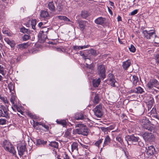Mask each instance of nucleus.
<instances>
[{
	"label": "nucleus",
	"instance_id": "obj_1",
	"mask_svg": "<svg viewBox=\"0 0 159 159\" xmlns=\"http://www.w3.org/2000/svg\"><path fill=\"white\" fill-rule=\"evenodd\" d=\"M76 128H79L74 130V133L79 134H82L84 136H87L89 133V131L86 126L81 124H78L75 125Z\"/></svg>",
	"mask_w": 159,
	"mask_h": 159
},
{
	"label": "nucleus",
	"instance_id": "obj_2",
	"mask_svg": "<svg viewBox=\"0 0 159 159\" xmlns=\"http://www.w3.org/2000/svg\"><path fill=\"white\" fill-rule=\"evenodd\" d=\"M144 37L148 39H151L153 40L155 43H157L156 42V39L158 38L155 34V33L154 30H151L147 31L145 30L143 31Z\"/></svg>",
	"mask_w": 159,
	"mask_h": 159
},
{
	"label": "nucleus",
	"instance_id": "obj_3",
	"mask_svg": "<svg viewBox=\"0 0 159 159\" xmlns=\"http://www.w3.org/2000/svg\"><path fill=\"white\" fill-rule=\"evenodd\" d=\"M2 146L5 150L13 154H15L16 152L13 146L8 141L4 140Z\"/></svg>",
	"mask_w": 159,
	"mask_h": 159
},
{
	"label": "nucleus",
	"instance_id": "obj_4",
	"mask_svg": "<svg viewBox=\"0 0 159 159\" xmlns=\"http://www.w3.org/2000/svg\"><path fill=\"white\" fill-rule=\"evenodd\" d=\"M125 139L127 141L129 144L128 141L130 142L133 144L137 145L138 143V141L139 139V137H135L134 135H128L125 137Z\"/></svg>",
	"mask_w": 159,
	"mask_h": 159
},
{
	"label": "nucleus",
	"instance_id": "obj_5",
	"mask_svg": "<svg viewBox=\"0 0 159 159\" xmlns=\"http://www.w3.org/2000/svg\"><path fill=\"white\" fill-rule=\"evenodd\" d=\"M142 136L145 141L152 142L155 139L154 135L151 133L145 132L143 134Z\"/></svg>",
	"mask_w": 159,
	"mask_h": 159
},
{
	"label": "nucleus",
	"instance_id": "obj_6",
	"mask_svg": "<svg viewBox=\"0 0 159 159\" xmlns=\"http://www.w3.org/2000/svg\"><path fill=\"white\" fill-rule=\"evenodd\" d=\"M98 73L101 78H105V66L103 65L99 66L98 67Z\"/></svg>",
	"mask_w": 159,
	"mask_h": 159
},
{
	"label": "nucleus",
	"instance_id": "obj_7",
	"mask_svg": "<svg viewBox=\"0 0 159 159\" xmlns=\"http://www.w3.org/2000/svg\"><path fill=\"white\" fill-rule=\"evenodd\" d=\"M79 144L76 142H74L72 143L71 145V151L72 152H74L76 156L79 154L78 147Z\"/></svg>",
	"mask_w": 159,
	"mask_h": 159
},
{
	"label": "nucleus",
	"instance_id": "obj_8",
	"mask_svg": "<svg viewBox=\"0 0 159 159\" xmlns=\"http://www.w3.org/2000/svg\"><path fill=\"white\" fill-rule=\"evenodd\" d=\"M158 84V82L156 80L153 79L150 80L148 82L147 84V87L149 89H151L153 87L157 86Z\"/></svg>",
	"mask_w": 159,
	"mask_h": 159
},
{
	"label": "nucleus",
	"instance_id": "obj_9",
	"mask_svg": "<svg viewBox=\"0 0 159 159\" xmlns=\"http://www.w3.org/2000/svg\"><path fill=\"white\" fill-rule=\"evenodd\" d=\"M38 36L39 40L41 43H44L47 38V34H43L40 32L39 33Z\"/></svg>",
	"mask_w": 159,
	"mask_h": 159
},
{
	"label": "nucleus",
	"instance_id": "obj_10",
	"mask_svg": "<svg viewBox=\"0 0 159 159\" xmlns=\"http://www.w3.org/2000/svg\"><path fill=\"white\" fill-rule=\"evenodd\" d=\"M145 148L146 150H147L146 153L149 156L153 155L154 152L155 151V148L153 146L148 147V148Z\"/></svg>",
	"mask_w": 159,
	"mask_h": 159
},
{
	"label": "nucleus",
	"instance_id": "obj_11",
	"mask_svg": "<svg viewBox=\"0 0 159 159\" xmlns=\"http://www.w3.org/2000/svg\"><path fill=\"white\" fill-rule=\"evenodd\" d=\"M150 110H147V112H148V116L150 117H154L156 118H157L159 120V116L158 115L156 111V110H151L150 112H149Z\"/></svg>",
	"mask_w": 159,
	"mask_h": 159
},
{
	"label": "nucleus",
	"instance_id": "obj_12",
	"mask_svg": "<svg viewBox=\"0 0 159 159\" xmlns=\"http://www.w3.org/2000/svg\"><path fill=\"white\" fill-rule=\"evenodd\" d=\"M106 20L105 18L100 17L95 20L94 22L98 25H102L104 23Z\"/></svg>",
	"mask_w": 159,
	"mask_h": 159
},
{
	"label": "nucleus",
	"instance_id": "obj_13",
	"mask_svg": "<svg viewBox=\"0 0 159 159\" xmlns=\"http://www.w3.org/2000/svg\"><path fill=\"white\" fill-rule=\"evenodd\" d=\"M77 21L80 30H83L85 28V26L87 23V21L85 20H78Z\"/></svg>",
	"mask_w": 159,
	"mask_h": 159
},
{
	"label": "nucleus",
	"instance_id": "obj_14",
	"mask_svg": "<svg viewBox=\"0 0 159 159\" xmlns=\"http://www.w3.org/2000/svg\"><path fill=\"white\" fill-rule=\"evenodd\" d=\"M26 149V147L25 145L21 146L19 148H18V150L19 155L20 156L23 155L24 153L25 152Z\"/></svg>",
	"mask_w": 159,
	"mask_h": 159
},
{
	"label": "nucleus",
	"instance_id": "obj_15",
	"mask_svg": "<svg viewBox=\"0 0 159 159\" xmlns=\"http://www.w3.org/2000/svg\"><path fill=\"white\" fill-rule=\"evenodd\" d=\"M67 119L66 120H57L56 122L59 125L63 126L64 127H66Z\"/></svg>",
	"mask_w": 159,
	"mask_h": 159
},
{
	"label": "nucleus",
	"instance_id": "obj_16",
	"mask_svg": "<svg viewBox=\"0 0 159 159\" xmlns=\"http://www.w3.org/2000/svg\"><path fill=\"white\" fill-rule=\"evenodd\" d=\"M75 118L77 120H82L85 118V116L83 113H77L75 116Z\"/></svg>",
	"mask_w": 159,
	"mask_h": 159
},
{
	"label": "nucleus",
	"instance_id": "obj_17",
	"mask_svg": "<svg viewBox=\"0 0 159 159\" xmlns=\"http://www.w3.org/2000/svg\"><path fill=\"white\" fill-rule=\"evenodd\" d=\"M130 64V61L129 60H128L126 61L123 62L122 66L124 69L126 70L129 67Z\"/></svg>",
	"mask_w": 159,
	"mask_h": 159
},
{
	"label": "nucleus",
	"instance_id": "obj_18",
	"mask_svg": "<svg viewBox=\"0 0 159 159\" xmlns=\"http://www.w3.org/2000/svg\"><path fill=\"white\" fill-rule=\"evenodd\" d=\"M5 42L11 48L14 47L15 45V43L13 40H11L9 39L8 38H6L4 39Z\"/></svg>",
	"mask_w": 159,
	"mask_h": 159
},
{
	"label": "nucleus",
	"instance_id": "obj_19",
	"mask_svg": "<svg viewBox=\"0 0 159 159\" xmlns=\"http://www.w3.org/2000/svg\"><path fill=\"white\" fill-rule=\"evenodd\" d=\"M148 96L150 97V100L147 103V106L148 107V109H151L153 105V98L150 95H149Z\"/></svg>",
	"mask_w": 159,
	"mask_h": 159
},
{
	"label": "nucleus",
	"instance_id": "obj_20",
	"mask_svg": "<svg viewBox=\"0 0 159 159\" xmlns=\"http://www.w3.org/2000/svg\"><path fill=\"white\" fill-rule=\"evenodd\" d=\"M41 16L43 18L48 19L49 18V15L48 12L45 10L42 11L40 14Z\"/></svg>",
	"mask_w": 159,
	"mask_h": 159
},
{
	"label": "nucleus",
	"instance_id": "obj_21",
	"mask_svg": "<svg viewBox=\"0 0 159 159\" xmlns=\"http://www.w3.org/2000/svg\"><path fill=\"white\" fill-rule=\"evenodd\" d=\"M132 80L133 81V85L136 86L137 85L139 84V79L135 75L133 76Z\"/></svg>",
	"mask_w": 159,
	"mask_h": 159
},
{
	"label": "nucleus",
	"instance_id": "obj_22",
	"mask_svg": "<svg viewBox=\"0 0 159 159\" xmlns=\"http://www.w3.org/2000/svg\"><path fill=\"white\" fill-rule=\"evenodd\" d=\"M95 115L98 118H100L103 115L102 110H93Z\"/></svg>",
	"mask_w": 159,
	"mask_h": 159
},
{
	"label": "nucleus",
	"instance_id": "obj_23",
	"mask_svg": "<svg viewBox=\"0 0 159 159\" xmlns=\"http://www.w3.org/2000/svg\"><path fill=\"white\" fill-rule=\"evenodd\" d=\"M111 141V139L109 135L107 136L104 139L103 144V146H105L108 145L109 143H110Z\"/></svg>",
	"mask_w": 159,
	"mask_h": 159
},
{
	"label": "nucleus",
	"instance_id": "obj_24",
	"mask_svg": "<svg viewBox=\"0 0 159 159\" xmlns=\"http://www.w3.org/2000/svg\"><path fill=\"white\" fill-rule=\"evenodd\" d=\"M131 91L132 92H135L137 93H142L144 92L143 89L140 87L136 88L134 91Z\"/></svg>",
	"mask_w": 159,
	"mask_h": 159
},
{
	"label": "nucleus",
	"instance_id": "obj_25",
	"mask_svg": "<svg viewBox=\"0 0 159 159\" xmlns=\"http://www.w3.org/2000/svg\"><path fill=\"white\" fill-rule=\"evenodd\" d=\"M31 24H27L26 25L27 27H29L30 25H31L32 28L34 29H35V26L36 24V21L35 20H32L30 21Z\"/></svg>",
	"mask_w": 159,
	"mask_h": 159
},
{
	"label": "nucleus",
	"instance_id": "obj_26",
	"mask_svg": "<svg viewBox=\"0 0 159 159\" xmlns=\"http://www.w3.org/2000/svg\"><path fill=\"white\" fill-rule=\"evenodd\" d=\"M49 9L52 11H54L55 10V7L54 3L52 2H50L48 4Z\"/></svg>",
	"mask_w": 159,
	"mask_h": 159
},
{
	"label": "nucleus",
	"instance_id": "obj_27",
	"mask_svg": "<svg viewBox=\"0 0 159 159\" xmlns=\"http://www.w3.org/2000/svg\"><path fill=\"white\" fill-rule=\"evenodd\" d=\"M8 87L11 93H15L14 89V86L12 84H8Z\"/></svg>",
	"mask_w": 159,
	"mask_h": 159
},
{
	"label": "nucleus",
	"instance_id": "obj_28",
	"mask_svg": "<svg viewBox=\"0 0 159 159\" xmlns=\"http://www.w3.org/2000/svg\"><path fill=\"white\" fill-rule=\"evenodd\" d=\"M101 82L100 79L98 78V79H94L93 80V84L94 87H97L100 84Z\"/></svg>",
	"mask_w": 159,
	"mask_h": 159
},
{
	"label": "nucleus",
	"instance_id": "obj_29",
	"mask_svg": "<svg viewBox=\"0 0 159 159\" xmlns=\"http://www.w3.org/2000/svg\"><path fill=\"white\" fill-rule=\"evenodd\" d=\"M2 31L3 34H7L8 36H10L11 35L10 32L5 27H3L2 28Z\"/></svg>",
	"mask_w": 159,
	"mask_h": 159
},
{
	"label": "nucleus",
	"instance_id": "obj_30",
	"mask_svg": "<svg viewBox=\"0 0 159 159\" xmlns=\"http://www.w3.org/2000/svg\"><path fill=\"white\" fill-rule=\"evenodd\" d=\"M30 45L28 43L20 44L18 45L20 48H27Z\"/></svg>",
	"mask_w": 159,
	"mask_h": 159
},
{
	"label": "nucleus",
	"instance_id": "obj_31",
	"mask_svg": "<svg viewBox=\"0 0 159 159\" xmlns=\"http://www.w3.org/2000/svg\"><path fill=\"white\" fill-rule=\"evenodd\" d=\"M7 110H0V116L5 117L8 115Z\"/></svg>",
	"mask_w": 159,
	"mask_h": 159
},
{
	"label": "nucleus",
	"instance_id": "obj_32",
	"mask_svg": "<svg viewBox=\"0 0 159 159\" xmlns=\"http://www.w3.org/2000/svg\"><path fill=\"white\" fill-rule=\"evenodd\" d=\"M57 17L61 20H63L67 22L70 21V20L65 16H57Z\"/></svg>",
	"mask_w": 159,
	"mask_h": 159
},
{
	"label": "nucleus",
	"instance_id": "obj_33",
	"mask_svg": "<svg viewBox=\"0 0 159 159\" xmlns=\"http://www.w3.org/2000/svg\"><path fill=\"white\" fill-rule=\"evenodd\" d=\"M49 145L52 147L55 148H57L58 147V143L55 141L52 142L49 144Z\"/></svg>",
	"mask_w": 159,
	"mask_h": 159
},
{
	"label": "nucleus",
	"instance_id": "obj_34",
	"mask_svg": "<svg viewBox=\"0 0 159 159\" xmlns=\"http://www.w3.org/2000/svg\"><path fill=\"white\" fill-rule=\"evenodd\" d=\"M32 119H36L38 118V117L35 115H33L32 113L28 112L26 113Z\"/></svg>",
	"mask_w": 159,
	"mask_h": 159
},
{
	"label": "nucleus",
	"instance_id": "obj_35",
	"mask_svg": "<svg viewBox=\"0 0 159 159\" xmlns=\"http://www.w3.org/2000/svg\"><path fill=\"white\" fill-rule=\"evenodd\" d=\"M47 143L46 141H44L43 140L38 139L36 141V144L39 145L41 144H43V145H44L46 144Z\"/></svg>",
	"mask_w": 159,
	"mask_h": 159
},
{
	"label": "nucleus",
	"instance_id": "obj_36",
	"mask_svg": "<svg viewBox=\"0 0 159 159\" xmlns=\"http://www.w3.org/2000/svg\"><path fill=\"white\" fill-rule=\"evenodd\" d=\"M11 97L10 98V102H11L13 104H14V101L16 99V96L15 93H11Z\"/></svg>",
	"mask_w": 159,
	"mask_h": 159
},
{
	"label": "nucleus",
	"instance_id": "obj_37",
	"mask_svg": "<svg viewBox=\"0 0 159 159\" xmlns=\"http://www.w3.org/2000/svg\"><path fill=\"white\" fill-rule=\"evenodd\" d=\"M89 14L87 11H83L82 12L81 16L83 18H85L89 16Z\"/></svg>",
	"mask_w": 159,
	"mask_h": 159
},
{
	"label": "nucleus",
	"instance_id": "obj_38",
	"mask_svg": "<svg viewBox=\"0 0 159 159\" xmlns=\"http://www.w3.org/2000/svg\"><path fill=\"white\" fill-rule=\"evenodd\" d=\"M129 51L132 52H134L136 51V48L132 44H131L129 48Z\"/></svg>",
	"mask_w": 159,
	"mask_h": 159
},
{
	"label": "nucleus",
	"instance_id": "obj_39",
	"mask_svg": "<svg viewBox=\"0 0 159 159\" xmlns=\"http://www.w3.org/2000/svg\"><path fill=\"white\" fill-rule=\"evenodd\" d=\"M99 100L100 99L98 96L97 95H96L94 97L93 102L94 103L97 104L98 102L99 101Z\"/></svg>",
	"mask_w": 159,
	"mask_h": 159
},
{
	"label": "nucleus",
	"instance_id": "obj_40",
	"mask_svg": "<svg viewBox=\"0 0 159 159\" xmlns=\"http://www.w3.org/2000/svg\"><path fill=\"white\" fill-rule=\"evenodd\" d=\"M116 139L121 144H122V143H123V140L120 136L119 135L117 136L116 138Z\"/></svg>",
	"mask_w": 159,
	"mask_h": 159
},
{
	"label": "nucleus",
	"instance_id": "obj_41",
	"mask_svg": "<svg viewBox=\"0 0 159 159\" xmlns=\"http://www.w3.org/2000/svg\"><path fill=\"white\" fill-rule=\"evenodd\" d=\"M115 80L113 78V76L112 74H109L108 75V80L109 81H111L112 80Z\"/></svg>",
	"mask_w": 159,
	"mask_h": 159
},
{
	"label": "nucleus",
	"instance_id": "obj_42",
	"mask_svg": "<svg viewBox=\"0 0 159 159\" xmlns=\"http://www.w3.org/2000/svg\"><path fill=\"white\" fill-rule=\"evenodd\" d=\"M33 121L34 122V124L33 125V126L34 128H35L36 126H38V125H41L42 126L43 124L41 122H35L34 121Z\"/></svg>",
	"mask_w": 159,
	"mask_h": 159
},
{
	"label": "nucleus",
	"instance_id": "obj_43",
	"mask_svg": "<svg viewBox=\"0 0 159 159\" xmlns=\"http://www.w3.org/2000/svg\"><path fill=\"white\" fill-rule=\"evenodd\" d=\"M30 37L28 35H25L23 37V40L24 41H26L29 39Z\"/></svg>",
	"mask_w": 159,
	"mask_h": 159
},
{
	"label": "nucleus",
	"instance_id": "obj_44",
	"mask_svg": "<svg viewBox=\"0 0 159 159\" xmlns=\"http://www.w3.org/2000/svg\"><path fill=\"white\" fill-rule=\"evenodd\" d=\"M103 139H101L98 141H97L95 143L96 146H98L99 145L102 143Z\"/></svg>",
	"mask_w": 159,
	"mask_h": 159
},
{
	"label": "nucleus",
	"instance_id": "obj_45",
	"mask_svg": "<svg viewBox=\"0 0 159 159\" xmlns=\"http://www.w3.org/2000/svg\"><path fill=\"white\" fill-rule=\"evenodd\" d=\"M116 81L115 80H112L111 81H109L108 82L109 84L112 86L113 87H115L116 85L115 84V83Z\"/></svg>",
	"mask_w": 159,
	"mask_h": 159
},
{
	"label": "nucleus",
	"instance_id": "obj_46",
	"mask_svg": "<svg viewBox=\"0 0 159 159\" xmlns=\"http://www.w3.org/2000/svg\"><path fill=\"white\" fill-rule=\"evenodd\" d=\"M154 57L156 61L159 63V54L154 55Z\"/></svg>",
	"mask_w": 159,
	"mask_h": 159
},
{
	"label": "nucleus",
	"instance_id": "obj_47",
	"mask_svg": "<svg viewBox=\"0 0 159 159\" xmlns=\"http://www.w3.org/2000/svg\"><path fill=\"white\" fill-rule=\"evenodd\" d=\"M6 123V120L5 119H0V125H3Z\"/></svg>",
	"mask_w": 159,
	"mask_h": 159
},
{
	"label": "nucleus",
	"instance_id": "obj_48",
	"mask_svg": "<svg viewBox=\"0 0 159 159\" xmlns=\"http://www.w3.org/2000/svg\"><path fill=\"white\" fill-rule=\"evenodd\" d=\"M44 28V29L41 30L40 32L42 33H43V34H47V33L48 30V28H47L46 27Z\"/></svg>",
	"mask_w": 159,
	"mask_h": 159
},
{
	"label": "nucleus",
	"instance_id": "obj_49",
	"mask_svg": "<svg viewBox=\"0 0 159 159\" xmlns=\"http://www.w3.org/2000/svg\"><path fill=\"white\" fill-rule=\"evenodd\" d=\"M90 52L91 54L93 55L96 56L97 55L96 51L92 49L90 50Z\"/></svg>",
	"mask_w": 159,
	"mask_h": 159
},
{
	"label": "nucleus",
	"instance_id": "obj_50",
	"mask_svg": "<svg viewBox=\"0 0 159 159\" xmlns=\"http://www.w3.org/2000/svg\"><path fill=\"white\" fill-rule=\"evenodd\" d=\"M28 29H26L25 27H22L20 29V31L23 33H27L28 32Z\"/></svg>",
	"mask_w": 159,
	"mask_h": 159
},
{
	"label": "nucleus",
	"instance_id": "obj_51",
	"mask_svg": "<svg viewBox=\"0 0 159 159\" xmlns=\"http://www.w3.org/2000/svg\"><path fill=\"white\" fill-rule=\"evenodd\" d=\"M63 7V6L62 4H59L57 6V9H58V11H60L61 10Z\"/></svg>",
	"mask_w": 159,
	"mask_h": 159
},
{
	"label": "nucleus",
	"instance_id": "obj_52",
	"mask_svg": "<svg viewBox=\"0 0 159 159\" xmlns=\"http://www.w3.org/2000/svg\"><path fill=\"white\" fill-rule=\"evenodd\" d=\"M0 98L1 100H2L5 103H7L8 102L6 98H4L3 97H0Z\"/></svg>",
	"mask_w": 159,
	"mask_h": 159
},
{
	"label": "nucleus",
	"instance_id": "obj_53",
	"mask_svg": "<svg viewBox=\"0 0 159 159\" xmlns=\"http://www.w3.org/2000/svg\"><path fill=\"white\" fill-rule=\"evenodd\" d=\"M138 10L137 9H136L132 11L131 12L130 15L131 16H133L136 14L138 12Z\"/></svg>",
	"mask_w": 159,
	"mask_h": 159
},
{
	"label": "nucleus",
	"instance_id": "obj_54",
	"mask_svg": "<svg viewBox=\"0 0 159 159\" xmlns=\"http://www.w3.org/2000/svg\"><path fill=\"white\" fill-rule=\"evenodd\" d=\"M0 72L3 75H4L3 68V66L1 65H0Z\"/></svg>",
	"mask_w": 159,
	"mask_h": 159
},
{
	"label": "nucleus",
	"instance_id": "obj_55",
	"mask_svg": "<svg viewBox=\"0 0 159 159\" xmlns=\"http://www.w3.org/2000/svg\"><path fill=\"white\" fill-rule=\"evenodd\" d=\"M137 144L141 147H143L144 146V144L143 142L139 140H138Z\"/></svg>",
	"mask_w": 159,
	"mask_h": 159
},
{
	"label": "nucleus",
	"instance_id": "obj_56",
	"mask_svg": "<svg viewBox=\"0 0 159 159\" xmlns=\"http://www.w3.org/2000/svg\"><path fill=\"white\" fill-rule=\"evenodd\" d=\"M66 135L67 136H69L70 134V130L68 129L65 132Z\"/></svg>",
	"mask_w": 159,
	"mask_h": 159
},
{
	"label": "nucleus",
	"instance_id": "obj_57",
	"mask_svg": "<svg viewBox=\"0 0 159 159\" xmlns=\"http://www.w3.org/2000/svg\"><path fill=\"white\" fill-rule=\"evenodd\" d=\"M42 126L46 129L47 130H49V126L48 125H45L44 123H43Z\"/></svg>",
	"mask_w": 159,
	"mask_h": 159
},
{
	"label": "nucleus",
	"instance_id": "obj_58",
	"mask_svg": "<svg viewBox=\"0 0 159 159\" xmlns=\"http://www.w3.org/2000/svg\"><path fill=\"white\" fill-rule=\"evenodd\" d=\"M46 22H40L38 24V26L40 28H41L42 27V26L43 25H44L46 24Z\"/></svg>",
	"mask_w": 159,
	"mask_h": 159
},
{
	"label": "nucleus",
	"instance_id": "obj_59",
	"mask_svg": "<svg viewBox=\"0 0 159 159\" xmlns=\"http://www.w3.org/2000/svg\"><path fill=\"white\" fill-rule=\"evenodd\" d=\"M102 105L101 104L95 107L96 109H102Z\"/></svg>",
	"mask_w": 159,
	"mask_h": 159
},
{
	"label": "nucleus",
	"instance_id": "obj_60",
	"mask_svg": "<svg viewBox=\"0 0 159 159\" xmlns=\"http://www.w3.org/2000/svg\"><path fill=\"white\" fill-rule=\"evenodd\" d=\"M89 47L88 45H86L84 46H80V50L84 48H87Z\"/></svg>",
	"mask_w": 159,
	"mask_h": 159
},
{
	"label": "nucleus",
	"instance_id": "obj_61",
	"mask_svg": "<svg viewBox=\"0 0 159 159\" xmlns=\"http://www.w3.org/2000/svg\"><path fill=\"white\" fill-rule=\"evenodd\" d=\"M85 65L87 68H88L91 69L92 67V66L91 65H89L86 63H85Z\"/></svg>",
	"mask_w": 159,
	"mask_h": 159
},
{
	"label": "nucleus",
	"instance_id": "obj_62",
	"mask_svg": "<svg viewBox=\"0 0 159 159\" xmlns=\"http://www.w3.org/2000/svg\"><path fill=\"white\" fill-rule=\"evenodd\" d=\"M73 49L75 50H80V46H73Z\"/></svg>",
	"mask_w": 159,
	"mask_h": 159
},
{
	"label": "nucleus",
	"instance_id": "obj_63",
	"mask_svg": "<svg viewBox=\"0 0 159 159\" xmlns=\"http://www.w3.org/2000/svg\"><path fill=\"white\" fill-rule=\"evenodd\" d=\"M144 128L145 129L150 131L152 130V128L150 126L146 127L145 125L144 126Z\"/></svg>",
	"mask_w": 159,
	"mask_h": 159
},
{
	"label": "nucleus",
	"instance_id": "obj_64",
	"mask_svg": "<svg viewBox=\"0 0 159 159\" xmlns=\"http://www.w3.org/2000/svg\"><path fill=\"white\" fill-rule=\"evenodd\" d=\"M64 159H70L69 156L66 154H65L64 156Z\"/></svg>",
	"mask_w": 159,
	"mask_h": 159
}]
</instances>
